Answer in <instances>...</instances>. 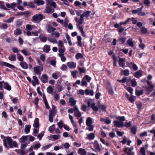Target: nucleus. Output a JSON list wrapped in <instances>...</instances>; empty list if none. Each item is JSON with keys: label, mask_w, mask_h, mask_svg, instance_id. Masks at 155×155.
<instances>
[{"label": "nucleus", "mask_w": 155, "mask_h": 155, "mask_svg": "<svg viewBox=\"0 0 155 155\" xmlns=\"http://www.w3.org/2000/svg\"><path fill=\"white\" fill-rule=\"evenodd\" d=\"M126 90L130 93L131 95H132L133 94V89L131 87H127L126 88Z\"/></svg>", "instance_id": "obj_53"}, {"label": "nucleus", "mask_w": 155, "mask_h": 155, "mask_svg": "<svg viewBox=\"0 0 155 155\" xmlns=\"http://www.w3.org/2000/svg\"><path fill=\"white\" fill-rule=\"evenodd\" d=\"M131 122L129 121L128 122L126 123V124H124V126L126 127L127 128H128L130 127L131 126Z\"/></svg>", "instance_id": "obj_63"}, {"label": "nucleus", "mask_w": 155, "mask_h": 155, "mask_svg": "<svg viewBox=\"0 0 155 155\" xmlns=\"http://www.w3.org/2000/svg\"><path fill=\"white\" fill-rule=\"evenodd\" d=\"M43 15L41 14H38L33 15L32 17L33 21L35 22L41 21L43 19Z\"/></svg>", "instance_id": "obj_2"}, {"label": "nucleus", "mask_w": 155, "mask_h": 155, "mask_svg": "<svg viewBox=\"0 0 155 155\" xmlns=\"http://www.w3.org/2000/svg\"><path fill=\"white\" fill-rule=\"evenodd\" d=\"M86 95H90L91 96H93L94 94L93 91L92 90H89L86 89L84 91Z\"/></svg>", "instance_id": "obj_20"}, {"label": "nucleus", "mask_w": 155, "mask_h": 155, "mask_svg": "<svg viewBox=\"0 0 155 155\" xmlns=\"http://www.w3.org/2000/svg\"><path fill=\"white\" fill-rule=\"evenodd\" d=\"M75 57L76 59L78 60L80 58H82L83 57L81 53H78L76 55Z\"/></svg>", "instance_id": "obj_50"}, {"label": "nucleus", "mask_w": 155, "mask_h": 155, "mask_svg": "<svg viewBox=\"0 0 155 155\" xmlns=\"http://www.w3.org/2000/svg\"><path fill=\"white\" fill-rule=\"evenodd\" d=\"M126 39L125 37H122L118 39L117 42H119L120 45H122L125 42Z\"/></svg>", "instance_id": "obj_13"}, {"label": "nucleus", "mask_w": 155, "mask_h": 155, "mask_svg": "<svg viewBox=\"0 0 155 155\" xmlns=\"http://www.w3.org/2000/svg\"><path fill=\"white\" fill-rule=\"evenodd\" d=\"M8 58L9 60L13 61H15L16 59V56L14 54H11Z\"/></svg>", "instance_id": "obj_16"}, {"label": "nucleus", "mask_w": 155, "mask_h": 155, "mask_svg": "<svg viewBox=\"0 0 155 155\" xmlns=\"http://www.w3.org/2000/svg\"><path fill=\"white\" fill-rule=\"evenodd\" d=\"M78 68L79 70V71L80 73H85V68H81L78 67Z\"/></svg>", "instance_id": "obj_62"}, {"label": "nucleus", "mask_w": 155, "mask_h": 155, "mask_svg": "<svg viewBox=\"0 0 155 155\" xmlns=\"http://www.w3.org/2000/svg\"><path fill=\"white\" fill-rule=\"evenodd\" d=\"M132 40L131 38H129L127 40V44L132 47L134 46V42L132 41Z\"/></svg>", "instance_id": "obj_39"}, {"label": "nucleus", "mask_w": 155, "mask_h": 155, "mask_svg": "<svg viewBox=\"0 0 155 155\" xmlns=\"http://www.w3.org/2000/svg\"><path fill=\"white\" fill-rule=\"evenodd\" d=\"M78 153L80 155H86L87 152L84 149L80 148L78 150Z\"/></svg>", "instance_id": "obj_12"}, {"label": "nucleus", "mask_w": 155, "mask_h": 155, "mask_svg": "<svg viewBox=\"0 0 155 155\" xmlns=\"http://www.w3.org/2000/svg\"><path fill=\"white\" fill-rule=\"evenodd\" d=\"M0 65L7 67L11 68H15L13 65L4 61H2V63H0Z\"/></svg>", "instance_id": "obj_8"}, {"label": "nucleus", "mask_w": 155, "mask_h": 155, "mask_svg": "<svg viewBox=\"0 0 155 155\" xmlns=\"http://www.w3.org/2000/svg\"><path fill=\"white\" fill-rule=\"evenodd\" d=\"M106 89L107 90L108 94H109L112 95L114 94V92L113 91L112 88L111 86H109L106 87Z\"/></svg>", "instance_id": "obj_33"}, {"label": "nucleus", "mask_w": 155, "mask_h": 155, "mask_svg": "<svg viewBox=\"0 0 155 155\" xmlns=\"http://www.w3.org/2000/svg\"><path fill=\"white\" fill-rule=\"evenodd\" d=\"M4 87L8 91H10L11 89V87L10 85H9L6 82L4 83Z\"/></svg>", "instance_id": "obj_27"}, {"label": "nucleus", "mask_w": 155, "mask_h": 155, "mask_svg": "<svg viewBox=\"0 0 155 155\" xmlns=\"http://www.w3.org/2000/svg\"><path fill=\"white\" fill-rule=\"evenodd\" d=\"M112 58L113 60V65L114 67H115L116 66L117 58L114 54L112 55Z\"/></svg>", "instance_id": "obj_43"}, {"label": "nucleus", "mask_w": 155, "mask_h": 155, "mask_svg": "<svg viewBox=\"0 0 155 155\" xmlns=\"http://www.w3.org/2000/svg\"><path fill=\"white\" fill-rule=\"evenodd\" d=\"M83 79H85L87 80V82L88 83L90 82L91 79V78L88 75H85Z\"/></svg>", "instance_id": "obj_47"}, {"label": "nucleus", "mask_w": 155, "mask_h": 155, "mask_svg": "<svg viewBox=\"0 0 155 155\" xmlns=\"http://www.w3.org/2000/svg\"><path fill=\"white\" fill-rule=\"evenodd\" d=\"M66 38L68 40L69 45L71 46L72 45V42L71 40V38L68 35H66Z\"/></svg>", "instance_id": "obj_54"}, {"label": "nucleus", "mask_w": 155, "mask_h": 155, "mask_svg": "<svg viewBox=\"0 0 155 155\" xmlns=\"http://www.w3.org/2000/svg\"><path fill=\"white\" fill-rule=\"evenodd\" d=\"M141 72L142 71L140 72L139 71L136 72L134 74V76L137 78H139L142 76V74Z\"/></svg>", "instance_id": "obj_18"}, {"label": "nucleus", "mask_w": 155, "mask_h": 155, "mask_svg": "<svg viewBox=\"0 0 155 155\" xmlns=\"http://www.w3.org/2000/svg\"><path fill=\"white\" fill-rule=\"evenodd\" d=\"M77 39L78 41L77 43L78 45L80 47H81L82 45L81 43L82 38L80 36H77Z\"/></svg>", "instance_id": "obj_23"}, {"label": "nucleus", "mask_w": 155, "mask_h": 155, "mask_svg": "<svg viewBox=\"0 0 155 155\" xmlns=\"http://www.w3.org/2000/svg\"><path fill=\"white\" fill-rule=\"evenodd\" d=\"M91 12L90 11H87L84 12L82 15L84 17L87 18L90 16V14L91 13Z\"/></svg>", "instance_id": "obj_31"}, {"label": "nucleus", "mask_w": 155, "mask_h": 155, "mask_svg": "<svg viewBox=\"0 0 155 155\" xmlns=\"http://www.w3.org/2000/svg\"><path fill=\"white\" fill-rule=\"evenodd\" d=\"M27 136H23L19 139V141L21 143H24L25 141L27 140Z\"/></svg>", "instance_id": "obj_24"}, {"label": "nucleus", "mask_w": 155, "mask_h": 155, "mask_svg": "<svg viewBox=\"0 0 155 155\" xmlns=\"http://www.w3.org/2000/svg\"><path fill=\"white\" fill-rule=\"evenodd\" d=\"M22 23V21L20 19H18L16 21L15 25L17 27H18L20 26Z\"/></svg>", "instance_id": "obj_28"}, {"label": "nucleus", "mask_w": 155, "mask_h": 155, "mask_svg": "<svg viewBox=\"0 0 155 155\" xmlns=\"http://www.w3.org/2000/svg\"><path fill=\"white\" fill-rule=\"evenodd\" d=\"M95 104L94 103H92L91 104V107L92 108L93 110L95 111H97L98 110V107H97L95 106Z\"/></svg>", "instance_id": "obj_48"}, {"label": "nucleus", "mask_w": 155, "mask_h": 155, "mask_svg": "<svg viewBox=\"0 0 155 155\" xmlns=\"http://www.w3.org/2000/svg\"><path fill=\"white\" fill-rule=\"evenodd\" d=\"M151 120H152L151 121V122L153 123V124L155 123V115L153 114L152 115L151 117Z\"/></svg>", "instance_id": "obj_64"}, {"label": "nucleus", "mask_w": 155, "mask_h": 155, "mask_svg": "<svg viewBox=\"0 0 155 155\" xmlns=\"http://www.w3.org/2000/svg\"><path fill=\"white\" fill-rule=\"evenodd\" d=\"M1 137L2 139H3L4 138V139L3 140L4 145L5 147H8L7 145L6 140L5 138V137L4 135H1Z\"/></svg>", "instance_id": "obj_34"}, {"label": "nucleus", "mask_w": 155, "mask_h": 155, "mask_svg": "<svg viewBox=\"0 0 155 155\" xmlns=\"http://www.w3.org/2000/svg\"><path fill=\"white\" fill-rule=\"evenodd\" d=\"M52 145L51 143H49L48 145L45 146L41 147V149L42 151H44L46 150L49 149L52 146Z\"/></svg>", "instance_id": "obj_35"}, {"label": "nucleus", "mask_w": 155, "mask_h": 155, "mask_svg": "<svg viewBox=\"0 0 155 155\" xmlns=\"http://www.w3.org/2000/svg\"><path fill=\"white\" fill-rule=\"evenodd\" d=\"M131 96L130 97L127 98V100L129 101L132 103H134L135 99H134V96H133L132 95H131Z\"/></svg>", "instance_id": "obj_46"}, {"label": "nucleus", "mask_w": 155, "mask_h": 155, "mask_svg": "<svg viewBox=\"0 0 155 155\" xmlns=\"http://www.w3.org/2000/svg\"><path fill=\"white\" fill-rule=\"evenodd\" d=\"M114 26L115 28H118V32L120 33H121L123 32V31L124 30V28H122L121 27H120L119 25L117 23H116L114 25Z\"/></svg>", "instance_id": "obj_10"}, {"label": "nucleus", "mask_w": 155, "mask_h": 155, "mask_svg": "<svg viewBox=\"0 0 155 155\" xmlns=\"http://www.w3.org/2000/svg\"><path fill=\"white\" fill-rule=\"evenodd\" d=\"M48 41H50V42H51L52 43H57V40L54 38H48Z\"/></svg>", "instance_id": "obj_57"}, {"label": "nucleus", "mask_w": 155, "mask_h": 155, "mask_svg": "<svg viewBox=\"0 0 155 155\" xmlns=\"http://www.w3.org/2000/svg\"><path fill=\"white\" fill-rule=\"evenodd\" d=\"M34 81V82L35 83V84H39V81L37 77L35 76H33L32 77Z\"/></svg>", "instance_id": "obj_61"}, {"label": "nucleus", "mask_w": 155, "mask_h": 155, "mask_svg": "<svg viewBox=\"0 0 155 155\" xmlns=\"http://www.w3.org/2000/svg\"><path fill=\"white\" fill-rule=\"evenodd\" d=\"M46 29L47 31L49 33H52L56 29L49 24H47L46 25Z\"/></svg>", "instance_id": "obj_5"}, {"label": "nucleus", "mask_w": 155, "mask_h": 155, "mask_svg": "<svg viewBox=\"0 0 155 155\" xmlns=\"http://www.w3.org/2000/svg\"><path fill=\"white\" fill-rule=\"evenodd\" d=\"M40 67L39 66H36L34 68V71L35 75H40L41 74V71L43 70V68L42 66L41 68V70L40 69Z\"/></svg>", "instance_id": "obj_4"}, {"label": "nucleus", "mask_w": 155, "mask_h": 155, "mask_svg": "<svg viewBox=\"0 0 155 155\" xmlns=\"http://www.w3.org/2000/svg\"><path fill=\"white\" fill-rule=\"evenodd\" d=\"M81 85L82 86H85L87 87V81L84 80V79H82L81 80Z\"/></svg>", "instance_id": "obj_55"}, {"label": "nucleus", "mask_w": 155, "mask_h": 155, "mask_svg": "<svg viewBox=\"0 0 155 155\" xmlns=\"http://www.w3.org/2000/svg\"><path fill=\"white\" fill-rule=\"evenodd\" d=\"M130 20V18H128L126 21H121L119 22V25H126L128 22H129Z\"/></svg>", "instance_id": "obj_44"}, {"label": "nucleus", "mask_w": 155, "mask_h": 155, "mask_svg": "<svg viewBox=\"0 0 155 155\" xmlns=\"http://www.w3.org/2000/svg\"><path fill=\"white\" fill-rule=\"evenodd\" d=\"M131 86L133 87H135L137 84V83L135 78H134L131 81Z\"/></svg>", "instance_id": "obj_38"}, {"label": "nucleus", "mask_w": 155, "mask_h": 155, "mask_svg": "<svg viewBox=\"0 0 155 155\" xmlns=\"http://www.w3.org/2000/svg\"><path fill=\"white\" fill-rule=\"evenodd\" d=\"M87 136V138L90 140H93L95 137L94 134L93 133H90L88 134Z\"/></svg>", "instance_id": "obj_26"}, {"label": "nucleus", "mask_w": 155, "mask_h": 155, "mask_svg": "<svg viewBox=\"0 0 155 155\" xmlns=\"http://www.w3.org/2000/svg\"><path fill=\"white\" fill-rule=\"evenodd\" d=\"M31 126L30 125L25 126V131L26 134H28L30 131Z\"/></svg>", "instance_id": "obj_40"}, {"label": "nucleus", "mask_w": 155, "mask_h": 155, "mask_svg": "<svg viewBox=\"0 0 155 155\" xmlns=\"http://www.w3.org/2000/svg\"><path fill=\"white\" fill-rule=\"evenodd\" d=\"M48 77L47 75L46 74H43L41 76V80L44 83L48 82Z\"/></svg>", "instance_id": "obj_9"}, {"label": "nucleus", "mask_w": 155, "mask_h": 155, "mask_svg": "<svg viewBox=\"0 0 155 155\" xmlns=\"http://www.w3.org/2000/svg\"><path fill=\"white\" fill-rule=\"evenodd\" d=\"M47 91L49 94H52L53 92V89L51 86H49L47 89Z\"/></svg>", "instance_id": "obj_37"}, {"label": "nucleus", "mask_w": 155, "mask_h": 155, "mask_svg": "<svg viewBox=\"0 0 155 155\" xmlns=\"http://www.w3.org/2000/svg\"><path fill=\"white\" fill-rule=\"evenodd\" d=\"M17 58L21 62L23 61L24 58L23 56L20 53H18L17 54Z\"/></svg>", "instance_id": "obj_36"}, {"label": "nucleus", "mask_w": 155, "mask_h": 155, "mask_svg": "<svg viewBox=\"0 0 155 155\" xmlns=\"http://www.w3.org/2000/svg\"><path fill=\"white\" fill-rule=\"evenodd\" d=\"M33 126L35 128H39V120L38 118L35 119Z\"/></svg>", "instance_id": "obj_19"}, {"label": "nucleus", "mask_w": 155, "mask_h": 155, "mask_svg": "<svg viewBox=\"0 0 155 155\" xmlns=\"http://www.w3.org/2000/svg\"><path fill=\"white\" fill-rule=\"evenodd\" d=\"M69 21L67 18H65L64 20V27L66 28L68 26V23L69 22Z\"/></svg>", "instance_id": "obj_58"}, {"label": "nucleus", "mask_w": 155, "mask_h": 155, "mask_svg": "<svg viewBox=\"0 0 155 155\" xmlns=\"http://www.w3.org/2000/svg\"><path fill=\"white\" fill-rule=\"evenodd\" d=\"M93 123L92 119L90 117H88L86 120V124L87 126L91 125Z\"/></svg>", "instance_id": "obj_25"}, {"label": "nucleus", "mask_w": 155, "mask_h": 155, "mask_svg": "<svg viewBox=\"0 0 155 155\" xmlns=\"http://www.w3.org/2000/svg\"><path fill=\"white\" fill-rule=\"evenodd\" d=\"M22 33L21 30L19 29L16 28L15 30L14 31V34L15 35H20Z\"/></svg>", "instance_id": "obj_30"}, {"label": "nucleus", "mask_w": 155, "mask_h": 155, "mask_svg": "<svg viewBox=\"0 0 155 155\" xmlns=\"http://www.w3.org/2000/svg\"><path fill=\"white\" fill-rule=\"evenodd\" d=\"M15 18V17H12L9 18L7 20L5 21H4L5 22L9 23L13 21Z\"/></svg>", "instance_id": "obj_49"}, {"label": "nucleus", "mask_w": 155, "mask_h": 155, "mask_svg": "<svg viewBox=\"0 0 155 155\" xmlns=\"http://www.w3.org/2000/svg\"><path fill=\"white\" fill-rule=\"evenodd\" d=\"M56 113L57 112L56 111L52 110H49V120L50 122H53V117L56 115Z\"/></svg>", "instance_id": "obj_3"}, {"label": "nucleus", "mask_w": 155, "mask_h": 155, "mask_svg": "<svg viewBox=\"0 0 155 155\" xmlns=\"http://www.w3.org/2000/svg\"><path fill=\"white\" fill-rule=\"evenodd\" d=\"M117 81L120 83H125L127 81V78L126 77H124L123 79L121 80L118 79Z\"/></svg>", "instance_id": "obj_52"}, {"label": "nucleus", "mask_w": 155, "mask_h": 155, "mask_svg": "<svg viewBox=\"0 0 155 155\" xmlns=\"http://www.w3.org/2000/svg\"><path fill=\"white\" fill-rule=\"evenodd\" d=\"M67 65L70 68H75L76 67V64L74 62H69L67 63Z\"/></svg>", "instance_id": "obj_11"}, {"label": "nucleus", "mask_w": 155, "mask_h": 155, "mask_svg": "<svg viewBox=\"0 0 155 155\" xmlns=\"http://www.w3.org/2000/svg\"><path fill=\"white\" fill-rule=\"evenodd\" d=\"M6 140L9 148H12L14 147H18V144L17 142L15 141H13V140L11 137H6Z\"/></svg>", "instance_id": "obj_1"}, {"label": "nucleus", "mask_w": 155, "mask_h": 155, "mask_svg": "<svg viewBox=\"0 0 155 155\" xmlns=\"http://www.w3.org/2000/svg\"><path fill=\"white\" fill-rule=\"evenodd\" d=\"M143 89H142L140 91L136 90L135 94L137 96H140L142 95L143 94Z\"/></svg>", "instance_id": "obj_32"}, {"label": "nucleus", "mask_w": 155, "mask_h": 155, "mask_svg": "<svg viewBox=\"0 0 155 155\" xmlns=\"http://www.w3.org/2000/svg\"><path fill=\"white\" fill-rule=\"evenodd\" d=\"M147 29L144 27H142L141 29V32L143 34H145L147 33Z\"/></svg>", "instance_id": "obj_45"}, {"label": "nucleus", "mask_w": 155, "mask_h": 155, "mask_svg": "<svg viewBox=\"0 0 155 155\" xmlns=\"http://www.w3.org/2000/svg\"><path fill=\"white\" fill-rule=\"evenodd\" d=\"M0 7L1 8L5 10H7L8 9L5 7L4 2L0 1Z\"/></svg>", "instance_id": "obj_41"}, {"label": "nucleus", "mask_w": 155, "mask_h": 155, "mask_svg": "<svg viewBox=\"0 0 155 155\" xmlns=\"http://www.w3.org/2000/svg\"><path fill=\"white\" fill-rule=\"evenodd\" d=\"M94 147L95 149L97 150H98L99 151H100L101 149L100 148V146L99 143H98L97 141L95 140L94 141Z\"/></svg>", "instance_id": "obj_17"}, {"label": "nucleus", "mask_w": 155, "mask_h": 155, "mask_svg": "<svg viewBox=\"0 0 155 155\" xmlns=\"http://www.w3.org/2000/svg\"><path fill=\"white\" fill-rule=\"evenodd\" d=\"M126 59L125 58H120L118 60L119 64L120 67L123 68L126 66H125V63L124 62L126 61Z\"/></svg>", "instance_id": "obj_7"}, {"label": "nucleus", "mask_w": 155, "mask_h": 155, "mask_svg": "<svg viewBox=\"0 0 155 155\" xmlns=\"http://www.w3.org/2000/svg\"><path fill=\"white\" fill-rule=\"evenodd\" d=\"M131 131L134 134H136L137 132V128L135 127H132L131 129Z\"/></svg>", "instance_id": "obj_51"}, {"label": "nucleus", "mask_w": 155, "mask_h": 155, "mask_svg": "<svg viewBox=\"0 0 155 155\" xmlns=\"http://www.w3.org/2000/svg\"><path fill=\"white\" fill-rule=\"evenodd\" d=\"M153 87V84L151 85L149 87H146V89L145 90L146 91L151 92L152 91V89Z\"/></svg>", "instance_id": "obj_42"}, {"label": "nucleus", "mask_w": 155, "mask_h": 155, "mask_svg": "<svg viewBox=\"0 0 155 155\" xmlns=\"http://www.w3.org/2000/svg\"><path fill=\"white\" fill-rule=\"evenodd\" d=\"M33 2L38 5H42L44 4V2L42 0H34Z\"/></svg>", "instance_id": "obj_21"}, {"label": "nucleus", "mask_w": 155, "mask_h": 155, "mask_svg": "<svg viewBox=\"0 0 155 155\" xmlns=\"http://www.w3.org/2000/svg\"><path fill=\"white\" fill-rule=\"evenodd\" d=\"M114 124V126L115 127H123L124 126L123 122L121 121L114 120L113 121Z\"/></svg>", "instance_id": "obj_6"}, {"label": "nucleus", "mask_w": 155, "mask_h": 155, "mask_svg": "<svg viewBox=\"0 0 155 155\" xmlns=\"http://www.w3.org/2000/svg\"><path fill=\"white\" fill-rule=\"evenodd\" d=\"M43 51L45 53H48L50 50V46L46 45H45L43 49Z\"/></svg>", "instance_id": "obj_22"}, {"label": "nucleus", "mask_w": 155, "mask_h": 155, "mask_svg": "<svg viewBox=\"0 0 155 155\" xmlns=\"http://www.w3.org/2000/svg\"><path fill=\"white\" fill-rule=\"evenodd\" d=\"M69 102L71 103V106H74L76 104V101L72 97H70L69 99Z\"/></svg>", "instance_id": "obj_29"}, {"label": "nucleus", "mask_w": 155, "mask_h": 155, "mask_svg": "<svg viewBox=\"0 0 155 155\" xmlns=\"http://www.w3.org/2000/svg\"><path fill=\"white\" fill-rule=\"evenodd\" d=\"M116 119L117 120H120V121H121L122 122L125 121V117L124 116H118L116 117Z\"/></svg>", "instance_id": "obj_59"}, {"label": "nucleus", "mask_w": 155, "mask_h": 155, "mask_svg": "<svg viewBox=\"0 0 155 155\" xmlns=\"http://www.w3.org/2000/svg\"><path fill=\"white\" fill-rule=\"evenodd\" d=\"M0 27L2 29H6L8 27L7 25L5 23H3L2 25H0Z\"/></svg>", "instance_id": "obj_60"}, {"label": "nucleus", "mask_w": 155, "mask_h": 155, "mask_svg": "<svg viewBox=\"0 0 155 155\" xmlns=\"http://www.w3.org/2000/svg\"><path fill=\"white\" fill-rule=\"evenodd\" d=\"M20 65L23 69H27L28 68V66L27 63L25 61H23L19 63Z\"/></svg>", "instance_id": "obj_14"}, {"label": "nucleus", "mask_w": 155, "mask_h": 155, "mask_svg": "<svg viewBox=\"0 0 155 155\" xmlns=\"http://www.w3.org/2000/svg\"><path fill=\"white\" fill-rule=\"evenodd\" d=\"M63 123L61 120L59 122L57 123V124L60 129H61L63 126Z\"/></svg>", "instance_id": "obj_56"}, {"label": "nucleus", "mask_w": 155, "mask_h": 155, "mask_svg": "<svg viewBox=\"0 0 155 155\" xmlns=\"http://www.w3.org/2000/svg\"><path fill=\"white\" fill-rule=\"evenodd\" d=\"M148 147V144L147 143L144 146V147H141L140 148V152L142 153V155H146V151L144 149V148H147Z\"/></svg>", "instance_id": "obj_15"}]
</instances>
